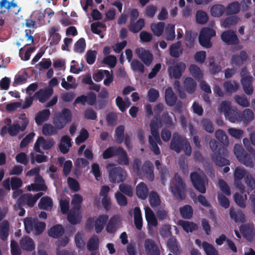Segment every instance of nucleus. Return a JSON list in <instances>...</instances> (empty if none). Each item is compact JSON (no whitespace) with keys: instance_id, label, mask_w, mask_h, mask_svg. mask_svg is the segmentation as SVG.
Segmentation results:
<instances>
[{"instance_id":"5701e85b","label":"nucleus","mask_w":255,"mask_h":255,"mask_svg":"<svg viewBox=\"0 0 255 255\" xmlns=\"http://www.w3.org/2000/svg\"><path fill=\"white\" fill-rule=\"evenodd\" d=\"M241 83L246 94L251 95L254 91L253 78L251 76H246L242 79Z\"/></svg>"},{"instance_id":"603ef678","label":"nucleus","mask_w":255,"mask_h":255,"mask_svg":"<svg viewBox=\"0 0 255 255\" xmlns=\"http://www.w3.org/2000/svg\"><path fill=\"white\" fill-rule=\"evenodd\" d=\"M240 231L245 238L252 237L254 234L253 225L250 224L242 225L240 228Z\"/></svg>"},{"instance_id":"6e6d98bb","label":"nucleus","mask_w":255,"mask_h":255,"mask_svg":"<svg viewBox=\"0 0 255 255\" xmlns=\"http://www.w3.org/2000/svg\"><path fill=\"white\" fill-rule=\"evenodd\" d=\"M239 20L237 15H233L226 18L222 22V25L226 28H229L232 25L236 24Z\"/></svg>"},{"instance_id":"cd10ccee","label":"nucleus","mask_w":255,"mask_h":255,"mask_svg":"<svg viewBox=\"0 0 255 255\" xmlns=\"http://www.w3.org/2000/svg\"><path fill=\"white\" fill-rule=\"evenodd\" d=\"M136 194L138 198L145 200L148 195V189L143 182L139 183L136 187Z\"/></svg>"},{"instance_id":"f3484780","label":"nucleus","mask_w":255,"mask_h":255,"mask_svg":"<svg viewBox=\"0 0 255 255\" xmlns=\"http://www.w3.org/2000/svg\"><path fill=\"white\" fill-rule=\"evenodd\" d=\"M144 248L147 255H160V251L158 246L151 239L145 240Z\"/></svg>"},{"instance_id":"de8ad7c7","label":"nucleus","mask_w":255,"mask_h":255,"mask_svg":"<svg viewBox=\"0 0 255 255\" xmlns=\"http://www.w3.org/2000/svg\"><path fill=\"white\" fill-rule=\"evenodd\" d=\"M130 67L132 70L135 72L143 73L145 68L144 65L139 60L133 59L130 63Z\"/></svg>"},{"instance_id":"f8f14e48","label":"nucleus","mask_w":255,"mask_h":255,"mask_svg":"<svg viewBox=\"0 0 255 255\" xmlns=\"http://www.w3.org/2000/svg\"><path fill=\"white\" fill-rule=\"evenodd\" d=\"M0 7L1 9H7L9 14L13 15L18 14L21 9L14 0H12L10 2L7 0H1L0 1Z\"/></svg>"},{"instance_id":"72a5a7b5","label":"nucleus","mask_w":255,"mask_h":255,"mask_svg":"<svg viewBox=\"0 0 255 255\" xmlns=\"http://www.w3.org/2000/svg\"><path fill=\"white\" fill-rule=\"evenodd\" d=\"M134 224L138 230H141L142 228V219L140 208L136 207L133 210Z\"/></svg>"},{"instance_id":"a211bd4d","label":"nucleus","mask_w":255,"mask_h":255,"mask_svg":"<svg viewBox=\"0 0 255 255\" xmlns=\"http://www.w3.org/2000/svg\"><path fill=\"white\" fill-rule=\"evenodd\" d=\"M153 170V164L149 160L145 161L141 167V170L143 174L150 181H153L154 179Z\"/></svg>"},{"instance_id":"79ce46f5","label":"nucleus","mask_w":255,"mask_h":255,"mask_svg":"<svg viewBox=\"0 0 255 255\" xmlns=\"http://www.w3.org/2000/svg\"><path fill=\"white\" fill-rule=\"evenodd\" d=\"M225 11V6L220 4L213 5L210 8L211 14L214 17H220Z\"/></svg>"},{"instance_id":"58836bf2","label":"nucleus","mask_w":255,"mask_h":255,"mask_svg":"<svg viewBox=\"0 0 255 255\" xmlns=\"http://www.w3.org/2000/svg\"><path fill=\"white\" fill-rule=\"evenodd\" d=\"M149 202L153 208L159 206L161 204V200L158 194L154 191H151L149 194Z\"/></svg>"},{"instance_id":"0e129e2a","label":"nucleus","mask_w":255,"mask_h":255,"mask_svg":"<svg viewBox=\"0 0 255 255\" xmlns=\"http://www.w3.org/2000/svg\"><path fill=\"white\" fill-rule=\"evenodd\" d=\"M165 24L163 22H159L157 24L151 25V29L154 35L160 36H161L164 30Z\"/></svg>"},{"instance_id":"b1692460","label":"nucleus","mask_w":255,"mask_h":255,"mask_svg":"<svg viewBox=\"0 0 255 255\" xmlns=\"http://www.w3.org/2000/svg\"><path fill=\"white\" fill-rule=\"evenodd\" d=\"M65 230L61 225L57 224L54 225L48 231L49 236L57 239L63 236L64 234Z\"/></svg>"},{"instance_id":"4d7b16f0","label":"nucleus","mask_w":255,"mask_h":255,"mask_svg":"<svg viewBox=\"0 0 255 255\" xmlns=\"http://www.w3.org/2000/svg\"><path fill=\"white\" fill-rule=\"evenodd\" d=\"M83 201V198L82 196L79 194H75L73 196L72 201L71 205L72 208L76 210H79L81 207V204Z\"/></svg>"},{"instance_id":"f03ea898","label":"nucleus","mask_w":255,"mask_h":255,"mask_svg":"<svg viewBox=\"0 0 255 255\" xmlns=\"http://www.w3.org/2000/svg\"><path fill=\"white\" fill-rule=\"evenodd\" d=\"M158 121L159 119L157 116L155 117L154 118L150 121L149 124L150 132L152 135L148 136V141L150 149L155 155L160 154V150L157 144H158L160 145L162 144V142L160 139L158 131Z\"/></svg>"},{"instance_id":"2eb2a0df","label":"nucleus","mask_w":255,"mask_h":255,"mask_svg":"<svg viewBox=\"0 0 255 255\" xmlns=\"http://www.w3.org/2000/svg\"><path fill=\"white\" fill-rule=\"evenodd\" d=\"M135 52L138 58L146 66L150 65L153 59V56L149 50L143 48H138L135 50Z\"/></svg>"},{"instance_id":"69168bd1","label":"nucleus","mask_w":255,"mask_h":255,"mask_svg":"<svg viewBox=\"0 0 255 255\" xmlns=\"http://www.w3.org/2000/svg\"><path fill=\"white\" fill-rule=\"evenodd\" d=\"M86 47V42L84 38H80L74 44V51L76 52L82 53L84 52Z\"/></svg>"},{"instance_id":"09e8293b","label":"nucleus","mask_w":255,"mask_h":255,"mask_svg":"<svg viewBox=\"0 0 255 255\" xmlns=\"http://www.w3.org/2000/svg\"><path fill=\"white\" fill-rule=\"evenodd\" d=\"M118 219L115 217H112L107 224L106 231L108 233H115L117 230Z\"/></svg>"},{"instance_id":"e2e57ef3","label":"nucleus","mask_w":255,"mask_h":255,"mask_svg":"<svg viewBox=\"0 0 255 255\" xmlns=\"http://www.w3.org/2000/svg\"><path fill=\"white\" fill-rule=\"evenodd\" d=\"M201 126L204 130L209 133H212L214 130V128L212 122L209 119H203L201 122Z\"/></svg>"},{"instance_id":"0eeeda50","label":"nucleus","mask_w":255,"mask_h":255,"mask_svg":"<svg viewBox=\"0 0 255 255\" xmlns=\"http://www.w3.org/2000/svg\"><path fill=\"white\" fill-rule=\"evenodd\" d=\"M190 179L194 187L198 191L202 194L206 193V185L208 184V181L205 175H200L196 172H193L190 174Z\"/></svg>"},{"instance_id":"8fccbe9b","label":"nucleus","mask_w":255,"mask_h":255,"mask_svg":"<svg viewBox=\"0 0 255 255\" xmlns=\"http://www.w3.org/2000/svg\"><path fill=\"white\" fill-rule=\"evenodd\" d=\"M99 239L96 236H92L87 243V249L89 251H94L99 249Z\"/></svg>"},{"instance_id":"7c9ffc66","label":"nucleus","mask_w":255,"mask_h":255,"mask_svg":"<svg viewBox=\"0 0 255 255\" xmlns=\"http://www.w3.org/2000/svg\"><path fill=\"white\" fill-rule=\"evenodd\" d=\"M59 30L57 26H52L49 30V33L51 37L50 44L51 45H57L61 39V35L57 33Z\"/></svg>"},{"instance_id":"774afa93","label":"nucleus","mask_w":255,"mask_h":255,"mask_svg":"<svg viewBox=\"0 0 255 255\" xmlns=\"http://www.w3.org/2000/svg\"><path fill=\"white\" fill-rule=\"evenodd\" d=\"M89 136V133L88 130L85 128H83L80 132L79 135L76 138V143L80 144L86 140Z\"/></svg>"},{"instance_id":"3c124183","label":"nucleus","mask_w":255,"mask_h":255,"mask_svg":"<svg viewBox=\"0 0 255 255\" xmlns=\"http://www.w3.org/2000/svg\"><path fill=\"white\" fill-rule=\"evenodd\" d=\"M189 71L192 76L197 80H200L203 78V74L200 68L195 64H191Z\"/></svg>"},{"instance_id":"864d4df0","label":"nucleus","mask_w":255,"mask_h":255,"mask_svg":"<svg viewBox=\"0 0 255 255\" xmlns=\"http://www.w3.org/2000/svg\"><path fill=\"white\" fill-rule=\"evenodd\" d=\"M180 214L184 219H189L193 215V209L190 205H186L180 208Z\"/></svg>"},{"instance_id":"c756f323","label":"nucleus","mask_w":255,"mask_h":255,"mask_svg":"<svg viewBox=\"0 0 255 255\" xmlns=\"http://www.w3.org/2000/svg\"><path fill=\"white\" fill-rule=\"evenodd\" d=\"M50 115V111L49 109H45L38 112L36 115L35 120L37 125H41L45 121H47Z\"/></svg>"},{"instance_id":"9b49d317","label":"nucleus","mask_w":255,"mask_h":255,"mask_svg":"<svg viewBox=\"0 0 255 255\" xmlns=\"http://www.w3.org/2000/svg\"><path fill=\"white\" fill-rule=\"evenodd\" d=\"M186 65L183 62H177L168 67V72L170 77L179 79L186 69Z\"/></svg>"},{"instance_id":"c85d7f7f","label":"nucleus","mask_w":255,"mask_h":255,"mask_svg":"<svg viewBox=\"0 0 255 255\" xmlns=\"http://www.w3.org/2000/svg\"><path fill=\"white\" fill-rule=\"evenodd\" d=\"M183 86L186 91L189 94H193L195 92L197 83L191 77H186L184 81Z\"/></svg>"},{"instance_id":"bf43d9fd","label":"nucleus","mask_w":255,"mask_h":255,"mask_svg":"<svg viewBox=\"0 0 255 255\" xmlns=\"http://www.w3.org/2000/svg\"><path fill=\"white\" fill-rule=\"evenodd\" d=\"M196 18L197 22L201 24L206 23L209 19L207 13L202 10L196 12Z\"/></svg>"},{"instance_id":"dca6fc26","label":"nucleus","mask_w":255,"mask_h":255,"mask_svg":"<svg viewBox=\"0 0 255 255\" xmlns=\"http://www.w3.org/2000/svg\"><path fill=\"white\" fill-rule=\"evenodd\" d=\"M221 38L227 45H236L239 42L236 32L232 30L223 32L221 35Z\"/></svg>"},{"instance_id":"39448f33","label":"nucleus","mask_w":255,"mask_h":255,"mask_svg":"<svg viewBox=\"0 0 255 255\" xmlns=\"http://www.w3.org/2000/svg\"><path fill=\"white\" fill-rule=\"evenodd\" d=\"M72 114L67 108L63 109L61 112L54 114L53 123L58 130L63 129L67 124L72 121Z\"/></svg>"},{"instance_id":"a19ab883","label":"nucleus","mask_w":255,"mask_h":255,"mask_svg":"<svg viewBox=\"0 0 255 255\" xmlns=\"http://www.w3.org/2000/svg\"><path fill=\"white\" fill-rule=\"evenodd\" d=\"M240 119H242V122L248 123L254 119V113L252 110L246 109L242 113L240 112Z\"/></svg>"},{"instance_id":"9d476101","label":"nucleus","mask_w":255,"mask_h":255,"mask_svg":"<svg viewBox=\"0 0 255 255\" xmlns=\"http://www.w3.org/2000/svg\"><path fill=\"white\" fill-rule=\"evenodd\" d=\"M126 177V171L120 166L113 167L110 170L109 180L112 183L123 182Z\"/></svg>"},{"instance_id":"a878e982","label":"nucleus","mask_w":255,"mask_h":255,"mask_svg":"<svg viewBox=\"0 0 255 255\" xmlns=\"http://www.w3.org/2000/svg\"><path fill=\"white\" fill-rule=\"evenodd\" d=\"M183 49L181 47V41H177L172 44L169 48V53L171 57L178 58L182 55Z\"/></svg>"},{"instance_id":"a18cd8bd","label":"nucleus","mask_w":255,"mask_h":255,"mask_svg":"<svg viewBox=\"0 0 255 255\" xmlns=\"http://www.w3.org/2000/svg\"><path fill=\"white\" fill-rule=\"evenodd\" d=\"M161 121L165 126L168 128H173L175 124L173 122L172 117L169 115L168 112H164L161 116Z\"/></svg>"},{"instance_id":"052dcab7","label":"nucleus","mask_w":255,"mask_h":255,"mask_svg":"<svg viewBox=\"0 0 255 255\" xmlns=\"http://www.w3.org/2000/svg\"><path fill=\"white\" fill-rule=\"evenodd\" d=\"M234 100L239 105L243 108L249 107L250 105L248 98L244 95H235Z\"/></svg>"},{"instance_id":"20e7f679","label":"nucleus","mask_w":255,"mask_h":255,"mask_svg":"<svg viewBox=\"0 0 255 255\" xmlns=\"http://www.w3.org/2000/svg\"><path fill=\"white\" fill-rule=\"evenodd\" d=\"M24 228L27 234L33 231V234L36 236L41 235L46 229V224L43 222H40L36 218L27 217L23 220Z\"/></svg>"},{"instance_id":"6ab92c4d","label":"nucleus","mask_w":255,"mask_h":255,"mask_svg":"<svg viewBox=\"0 0 255 255\" xmlns=\"http://www.w3.org/2000/svg\"><path fill=\"white\" fill-rule=\"evenodd\" d=\"M20 247L23 250L31 252L35 249V244L33 240L28 236L23 237L19 242Z\"/></svg>"},{"instance_id":"e433bc0d","label":"nucleus","mask_w":255,"mask_h":255,"mask_svg":"<svg viewBox=\"0 0 255 255\" xmlns=\"http://www.w3.org/2000/svg\"><path fill=\"white\" fill-rule=\"evenodd\" d=\"M167 246L170 251L174 255H179L181 253V249L178 245L176 238H171L167 242Z\"/></svg>"},{"instance_id":"ddd939ff","label":"nucleus","mask_w":255,"mask_h":255,"mask_svg":"<svg viewBox=\"0 0 255 255\" xmlns=\"http://www.w3.org/2000/svg\"><path fill=\"white\" fill-rule=\"evenodd\" d=\"M53 143L52 140H46L43 137L39 136L35 143L34 149L36 152L44 154L40 149V146L43 150H49L53 146Z\"/></svg>"},{"instance_id":"6e6552de","label":"nucleus","mask_w":255,"mask_h":255,"mask_svg":"<svg viewBox=\"0 0 255 255\" xmlns=\"http://www.w3.org/2000/svg\"><path fill=\"white\" fill-rule=\"evenodd\" d=\"M18 123L13 124L7 128V132L11 136H15L18 134L20 131H24L29 123V120L26 118L24 113L21 114Z\"/></svg>"},{"instance_id":"5fc2aeb1","label":"nucleus","mask_w":255,"mask_h":255,"mask_svg":"<svg viewBox=\"0 0 255 255\" xmlns=\"http://www.w3.org/2000/svg\"><path fill=\"white\" fill-rule=\"evenodd\" d=\"M165 33L167 40H173L175 37L174 25L168 24L165 28Z\"/></svg>"},{"instance_id":"473e14b6","label":"nucleus","mask_w":255,"mask_h":255,"mask_svg":"<svg viewBox=\"0 0 255 255\" xmlns=\"http://www.w3.org/2000/svg\"><path fill=\"white\" fill-rule=\"evenodd\" d=\"M225 117L232 123L242 122V119H240V112H239L237 108L236 107H232L230 111L226 115Z\"/></svg>"},{"instance_id":"4c0bfd02","label":"nucleus","mask_w":255,"mask_h":255,"mask_svg":"<svg viewBox=\"0 0 255 255\" xmlns=\"http://www.w3.org/2000/svg\"><path fill=\"white\" fill-rule=\"evenodd\" d=\"M230 218L234 220L236 222H244L245 220V215L241 210L236 211L235 210L231 207L230 209Z\"/></svg>"},{"instance_id":"bb28decb","label":"nucleus","mask_w":255,"mask_h":255,"mask_svg":"<svg viewBox=\"0 0 255 255\" xmlns=\"http://www.w3.org/2000/svg\"><path fill=\"white\" fill-rule=\"evenodd\" d=\"M165 99L166 104L169 106H173L176 103L177 97L171 87L165 90Z\"/></svg>"},{"instance_id":"13d9d810","label":"nucleus","mask_w":255,"mask_h":255,"mask_svg":"<svg viewBox=\"0 0 255 255\" xmlns=\"http://www.w3.org/2000/svg\"><path fill=\"white\" fill-rule=\"evenodd\" d=\"M53 202L52 199L48 196L43 197L41 198L38 204V207L40 209H47L49 207H52Z\"/></svg>"},{"instance_id":"423d86ee","label":"nucleus","mask_w":255,"mask_h":255,"mask_svg":"<svg viewBox=\"0 0 255 255\" xmlns=\"http://www.w3.org/2000/svg\"><path fill=\"white\" fill-rule=\"evenodd\" d=\"M234 153L238 160L247 167H253V160H255V155L253 156L251 153H248L243 147L236 144L234 148Z\"/></svg>"},{"instance_id":"f257e3e1","label":"nucleus","mask_w":255,"mask_h":255,"mask_svg":"<svg viewBox=\"0 0 255 255\" xmlns=\"http://www.w3.org/2000/svg\"><path fill=\"white\" fill-rule=\"evenodd\" d=\"M209 145L213 152L211 158L217 165L224 166L230 164V161L225 157L228 154L226 148L215 139L210 141Z\"/></svg>"},{"instance_id":"680f3d73","label":"nucleus","mask_w":255,"mask_h":255,"mask_svg":"<svg viewBox=\"0 0 255 255\" xmlns=\"http://www.w3.org/2000/svg\"><path fill=\"white\" fill-rule=\"evenodd\" d=\"M202 247L207 255H219L217 250L209 243L203 242Z\"/></svg>"},{"instance_id":"c03bdc74","label":"nucleus","mask_w":255,"mask_h":255,"mask_svg":"<svg viewBox=\"0 0 255 255\" xmlns=\"http://www.w3.org/2000/svg\"><path fill=\"white\" fill-rule=\"evenodd\" d=\"M58 129L54 126L49 124H45L42 127V133L44 135H52L57 133Z\"/></svg>"},{"instance_id":"2f4dec72","label":"nucleus","mask_w":255,"mask_h":255,"mask_svg":"<svg viewBox=\"0 0 255 255\" xmlns=\"http://www.w3.org/2000/svg\"><path fill=\"white\" fill-rule=\"evenodd\" d=\"M146 220L149 225L155 227L158 222L153 211L148 207L145 209Z\"/></svg>"},{"instance_id":"ea45409f","label":"nucleus","mask_w":255,"mask_h":255,"mask_svg":"<svg viewBox=\"0 0 255 255\" xmlns=\"http://www.w3.org/2000/svg\"><path fill=\"white\" fill-rule=\"evenodd\" d=\"M9 230V224L8 221L4 220L0 224V238L5 241L8 236Z\"/></svg>"},{"instance_id":"338daca9","label":"nucleus","mask_w":255,"mask_h":255,"mask_svg":"<svg viewBox=\"0 0 255 255\" xmlns=\"http://www.w3.org/2000/svg\"><path fill=\"white\" fill-rule=\"evenodd\" d=\"M216 137L223 144H228L229 140L227 135L224 131L222 129H218L215 132Z\"/></svg>"},{"instance_id":"49530a36","label":"nucleus","mask_w":255,"mask_h":255,"mask_svg":"<svg viewBox=\"0 0 255 255\" xmlns=\"http://www.w3.org/2000/svg\"><path fill=\"white\" fill-rule=\"evenodd\" d=\"M124 132V126L120 125L116 128L115 133V138L117 143H122L123 142L125 136Z\"/></svg>"},{"instance_id":"aec40b11","label":"nucleus","mask_w":255,"mask_h":255,"mask_svg":"<svg viewBox=\"0 0 255 255\" xmlns=\"http://www.w3.org/2000/svg\"><path fill=\"white\" fill-rule=\"evenodd\" d=\"M109 219L106 214L100 215L95 222V230L96 233H100L104 229Z\"/></svg>"},{"instance_id":"f704fd0d","label":"nucleus","mask_w":255,"mask_h":255,"mask_svg":"<svg viewBox=\"0 0 255 255\" xmlns=\"http://www.w3.org/2000/svg\"><path fill=\"white\" fill-rule=\"evenodd\" d=\"M145 21L143 18H139L136 22L130 23L128 25L129 30L134 33H136L140 31L144 26Z\"/></svg>"},{"instance_id":"393cba45","label":"nucleus","mask_w":255,"mask_h":255,"mask_svg":"<svg viewBox=\"0 0 255 255\" xmlns=\"http://www.w3.org/2000/svg\"><path fill=\"white\" fill-rule=\"evenodd\" d=\"M81 217L79 214V210L71 209L67 215V220L72 225H75L80 223Z\"/></svg>"},{"instance_id":"4be33fe9","label":"nucleus","mask_w":255,"mask_h":255,"mask_svg":"<svg viewBox=\"0 0 255 255\" xmlns=\"http://www.w3.org/2000/svg\"><path fill=\"white\" fill-rule=\"evenodd\" d=\"M248 58V55L245 50L241 51L239 54H234L232 56L231 62L236 66H241Z\"/></svg>"},{"instance_id":"37998d69","label":"nucleus","mask_w":255,"mask_h":255,"mask_svg":"<svg viewBox=\"0 0 255 255\" xmlns=\"http://www.w3.org/2000/svg\"><path fill=\"white\" fill-rule=\"evenodd\" d=\"M240 10V4L238 1H234L229 3L225 9L227 15L237 14Z\"/></svg>"},{"instance_id":"c9c22d12","label":"nucleus","mask_w":255,"mask_h":255,"mask_svg":"<svg viewBox=\"0 0 255 255\" xmlns=\"http://www.w3.org/2000/svg\"><path fill=\"white\" fill-rule=\"evenodd\" d=\"M179 225L187 233H191L194 231L197 230L198 228L196 224L190 221L180 220L179 221Z\"/></svg>"},{"instance_id":"4468645a","label":"nucleus","mask_w":255,"mask_h":255,"mask_svg":"<svg viewBox=\"0 0 255 255\" xmlns=\"http://www.w3.org/2000/svg\"><path fill=\"white\" fill-rule=\"evenodd\" d=\"M54 91L52 88L41 89L35 93L33 98L38 100L41 103H44L51 97Z\"/></svg>"},{"instance_id":"1a4fd4ad","label":"nucleus","mask_w":255,"mask_h":255,"mask_svg":"<svg viewBox=\"0 0 255 255\" xmlns=\"http://www.w3.org/2000/svg\"><path fill=\"white\" fill-rule=\"evenodd\" d=\"M174 181V187H171V192L178 199H185L186 198L185 184L177 173H175Z\"/></svg>"},{"instance_id":"7ed1b4c3","label":"nucleus","mask_w":255,"mask_h":255,"mask_svg":"<svg viewBox=\"0 0 255 255\" xmlns=\"http://www.w3.org/2000/svg\"><path fill=\"white\" fill-rule=\"evenodd\" d=\"M170 147L177 153H179L183 150L187 156L190 155L192 152L190 142L185 136L181 135L178 132L173 133Z\"/></svg>"},{"instance_id":"412c9836","label":"nucleus","mask_w":255,"mask_h":255,"mask_svg":"<svg viewBox=\"0 0 255 255\" xmlns=\"http://www.w3.org/2000/svg\"><path fill=\"white\" fill-rule=\"evenodd\" d=\"M116 156L118 157V162L121 165H128L129 159L127 152L122 147H118Z\"/></svg>"}]
</instances>
